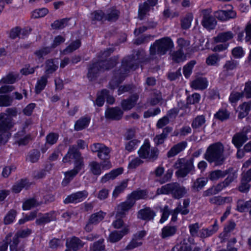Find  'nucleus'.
Instances as JSON below:
<instances>
[{"mask_svg": "<svg viewBox=\"0 0 251 251\" xmlns=\"http://www.w3.org/2000/svg\"><path fill=\"white\" fill-rule=\"evenodd\" d=\"M73 159L75 162V168L73 170L64 173L65 177L62 181V184L64 185L68 184L83 166L80 154L74 147L69 149L67 154L63 158V161L68 162Z\"/></svg>", "mask_w": 251, "mask_h": 251, "instance_id": "obj_1", "label": "nucleus"}, {"mask_svg": "<svg viewBox=\"0 0 251 251\" xmlns=\"http://www.w3.org/2000/svg\"><path fill=\"white\" fill-rule=\"evenodd\" d=\"M17 114L16 109L11 108L7 109L6 113L0 114V132H2L0 135V145L7 141L9 133L6 131L12 127V118L16 116Z\"/></svg>", "mask_w": 251, "mask_h": 251, "instance_id": "obj_2", "label": "nucleus"}, {"mask_svg": "<svg viewBox=\"0 0 251 251\" xmlns=\"http://www.w3.org/2000/svg\"><path fill=\"white\" fill-rule=\"evenodd\" d=\"M224 151V146L222 143L217 142L212 144L207 148L205 158L208 162L214 163L215 165H220L225 160Z\"/></svg>", "mask_w": 251, "mask_h": 251, "instance_id": "obj_3", "label": "nucleus"}, {"mask_svg": "<svg viewBox=\"0 0 251 251\" xmlns=\"http://www.w3.org/2000/svg\"><path fill=\"white\" fill-rule=\"evenodd\" d=\"M174 47L173 41L169 37H165L157 40L151 46L150 52L151 55L158 54H165L170 49Z\"/></svg>", "mask_w": 251, "mask_h": 251, "instance_id": "obj_4", "label": "nucleus"}, {"mask_svg": "<svg viewBox=\"0 0 251 251\" xmlns=\"http://www.w3.org/2000/svg\"><path fill=\"white\" fill-rule=\"evenodd\" d=\"M139 157L147 160H155L157 158L158 151L155 148H151L150 141L146 139L138 151Z\"/></svg>", "mask_w": 251, "mask_h": 251, "instance_id": "obj_5", "label": "nucleus"}, {"mask_svg": "<svg viewBox=\"0 0 251 251\" xmlns=\"http://www.w3.org/2000/svg\"><path fill=\"white\" fill-rule=\"evenodd\" d=\"M115 60H113L100 61L93 64L89 68L88 77L92 79L95 75L99 71L110 69L116 65Z\"/></svg>", "mask_w": 251, "mask_h": 251, "instance_id": "obj_6", "label": "nucleus"}, {"mask_svg": "<svg viewBox=\"0 0 251 251\" xmlns=\"http://www.w3.org/2000/svg\"><path fill=\"white\" fill-rule=\"evenodd\" d=\"M174 167L178 170L176 172V175L178 177H184L191 172L194 168L192 161L185 162L183 159L177 160L174 165Z\"/></svg>", "mask_w": 251, "mask_h": 251, "instance_id": "obj_7", "label": "nucleus"}, {"mask_svg": "<svg viewBox=\"0 0 251 251\" xmlns=\"http://www.w3.org/2000/svg\"><path fill=\"white\" fill-rule=\"evenodd\" d=\"M93 152L98 153V157L101 159H108L110 150L104 145L100 143H94L91 146Z\"/></svg>", "mask_w": 251, "mask_h": 251, "instance_id": "obj_8", "label": "nucleus"}, {"mask_svg": "<svg viewBox=\"0 0 251 251\" xmlns=\"http://www.w3.org/2000/svg\"><path fill=\"white\" fill-rule=\"evenodd\" d=\"M203 15V19L201 24L203 26L207 29H213L216 25V20L210 15L211 11L208 9H204L201 11Z\"/></svg>", "mask_w": 251, "mask_h": 251, "instance_id": "obj_9", "label": "nucleus"}, {"mask_svg": "<svg viewBox=\"0 0 251 251\" xmlns=\"http://www.w3.org/2000/svg\"><path fill=\"white\" fill-rule=\"evenodd\" d=\"M250 127H245L243 129L242 132L235 134L233 136L232 142L236 148H240L244 143L248 140V138L246 134L248 132H250Z\"/></svg>", "mask_w": 251, "mask_h": 251, "instance_id": "obj_10", "label": "nucleus"}, {"mask_svg": "<svg viewBox=\"0 0 251 251\" xmlns=\"http://www.w3.org/2000/svg\"><path fill=\"white\" fill-rule=\"evenodd\" d=\"M134 200L127 199L125 202L120 203L116 209V216L124 217L126 216V212L133 206Z\"/></svg>", "mask_w": 251, "mask_h": 251, "instance_id": "obj_11", "label": "nucleus"}, {"mask_svg": "<svg viewBox=\"0 0 251 251\" xmlns=\"http://www.w3.org/2000/svg\"><path fill=\"white\" fill-rule=\"evenodd\" d=\"M145 231H141L135 234L132 239L126 247V250H132L134 249L141 246L142 244V238L146 235Z\"/></svg>", "mask_w": 251, "mask_h": 251, "instance_id": "obj_12", "label": "nucleus"}, {"mask_svg": "<svg viewBox=\"0 0 251 251\" xmlns=\"http://www.w3.org/2000/svg\"><path fill=\"white\" fill-rule=\"evenodd\" d=\"M129 231V226L126 225L124 226L120 231L114 230L111 232L108 238V241L111 243H116L120 241L124 236L128 234Z\"/></svg>", "mask_w": 251, "mask_h": 251, "instance_id": "obj_13", "label": "nucleus"}, {"mask_svg": "<svg viewBox=\"0 0 251 251\" xmlns=\"http://www.w3.org/2000/svg\"><path fill=\"white\" fill-rule=\"evenodd\" d=\"M86 191H79L68 196L64 201V203H78L84 201L88 196Z\"/></svg>", "mask_w": 251, "mask_h": 251, "instance_id": "obj_14", "label": "nucleus"}, {"mask_svg": "<svg viewBox=\"0 0 251 251\" xmlns=\"http://www.w3.org/2000/svg\"><path fill=\"white\" fill-rule=\"evenodd\" d=\"M31 231L29 229H25L19 231L14 236L13 239L12 243L10 245L11 251H17V246L19 243V237L25 238L29 235Z\"/></svg>", "mask_w": 251, "mask_h": 251, "instance_id": "obj_15", "label": "nucleus"}, {"mask_svg": "<svg viewBox=\"0 0 251 251\" xmlns=\"http://www.w3.org/2000/svg\"><path fill=\"white\" fill-rule=\"evenodd\" d=\"M158 0H148L147 2H145L142 4L140 5L139 8V17L140 19H143L144 17L149 12L151 7L154 6L157 2Z\"/></svg>", "mask_w": 251, "mask_h": 251, "instance_id": "obj_16", "label": "nucleus"}, {"mask_svg": "<svg viewBox=\"0 0 251 251\" xmlns=\"http://www.w3.org/2000/svg\"><path fill=\"white\" fill-rule=\"evenodd\" d=\"M155 216V212L149 207L140 210L137 214L138 219L148 221L152 220Z\"/></svg>", "mask_w": 251, "mask_h": 251, "instance_id": "obj_17", "label": "nucleus"}, {"mask_svg": "<svg viewBox=\"0 0 251 251\" xmlns=\"http://www.w3.org/2000/svg\"><path fill=\"white\" fill-rule=\"evenodd\" d=\"M57 213L52 211L40 215L36 220V223L38 225H42L51 221L55 220Z\"/></svg>", "mask_w": 251, "mask_h": 251, "instance_id": "obj_18", "label": "nucleus"}, {"mask_svg": "<svg viewBox=\"0 0 251 251\" xmlns=\"http://www.w3.org/2000/svg\"><path fill=\"white\" fill-rule=\"evenodd\" d=\"M84 245V243L81 240L75 237L68 239L66 242V246L68 249L74 251H76L82 248Z\"/></svg>", "mask_w": 251, "mask_h": 251, "instance_id": "obj_19", "label": "nucleus"}, {"mask_svg": "<svg viewBox=\"0 0 251 251\" xmlns=\"http://www.w3.org/2000/svg\"><path fill=\"white\" fill-rule=\"evenodd\" d=\"M236 16L235 11L232 10H219L215 14V16L221 21H226L230 19L234 18Z\"/></svg>", "mask_w": 251, "mask_h": 251, "instance_id": "obj_20", "label": "nucleus"}, {"mask_svg": "<svg viewBox=\"0 0 251 251\" xmlns=\"http://www.w3.org/2000/svg\"><path fill=\"white\" fill-rule=\"evenodd\" d=\"M208 82L206 78L198 77L192 81L190 83L191 88L195 90H203L206 89Z\"/></svg>", "mask_w": 251, "mask_h": 251, "instance_id": "obj_21", "label": "nucleus"}, {"mask_svg": "<svg viewBox=\"0 0 251 251\" xmlns=\"http://www.w3.org/2000/svg\"><path fill=\"white\" fill-rule=\"evenodd\" d=\"M123 114L122 110L117 107L107 109L105 112L106 118L112 120L120 119Z\"/></svg>", "mask_w": 251, "mask_h": 251, "instance_id": "obj_22", "label": "nucleus"}, {"mask_svg": "<svg viewBox=\"0 0 251 251\" xmlns=\"http://www.w3.org/2000/svg\"><path fill=\"white\" fill-rule=\"evenodd\" d=\"M123 172V169L122 168H119L116 169L112 170L111 171L105 174L100 179V182L105 183L106 182L113 180L117 176L122 174Z\"/></svg>", "mask_w": 251, "mask_h": 251, "instance_id": "obj_23", "label": "nucleus"}, {"mask_svg": "<svg viewBox=\"0 0 251 251\" xmlns=\"http://www.w3.org/2000/svg\"><path fill=\"white\" fill-rule=\"evenodd\" d=\"M187 146L186 142H180L171 148L167 153L168 157H172L176 156L179 152L184 150Z\"/></svg>", "mask_w": 251, "mask_h": 251, "instance_id": "obj_24", "label": "nucleus"}, {"mask_svg": "<svg viewBox=\"0 0 251 251\" xmlns=\"http://www.w3.org/2000/svg\"><path fill=\"white\" fill-rule=\"evenodd\" d=\"M138 96L136 94L132 96L129 99L124 100L121 103L123 109L125 110H128L133 107L137 102Z\"/></svg>", "mask_w": 251, "mask_h": 251, "instance_id": "obj_25", "label": "nucleus"}, {"mask_svg": "<svg viewBox=\"0 0 251 251\" xmlns=\"http://www.w3.org/2000/svg\"><path fill=\"white\" fill-rule=\"evenodd\" d=\"M58 60L57 59L54 60H48L46 61L45 65L46 75L52 74L58 68Z\"/></svg>", "mask_w": 251, "mask_h": 251, "instance_id": "obj_26", "label": "nucleus"}, {"mask_svg": "<svg viewBox=\"0 0 251 251\" xmlns=\"http://www.w3.org/2000/svg\"><path fill=\"white\" fill-rule=\"evenodd\" d=\"M218 228L217 220H216L214 224L211 226L201 230V236L204 238L210 236L217 231Z\"/></svg>", "mask_w": 251, "mask_h": 251, "instance_id": "obj_27", "label": "nucleus"}, {"mask_svg": "<svg viewBox=\"0 0 251 251\" xmlns=\"http://www.w3.org/2000/svg\"><path fill=\"white\" fill-rule=\"evenodd\" d=\"M177 231L176 226H166L162 229L161 237L167 238L174 235Z\"/></svg>", "mask_w": 251, "mask_h": 251, "instance_id": "obj_28", "label": "nucleus"}, {"mask_svg": "<svg viewBox=\"0 0 251 251\" xmlns=\"http://www.w3.org/2000/svg\"><path fill=\"white\" fill-rule=\"evenodd\" d=\"M232 198L230 197H223L221 196H215L211 197L209 201L211 203L216 205H222L231 202Z\"/></svg>", "mask_w": 251, "mask_h": 251, "instance_id": "obj_29", "label": "nucleus"}, {"mask_svg": "<svg viewBox=\"0 0 251 251\" xmlns=\"http://www.w3.org/2000/svg\"><path fill=\"white\" fill-rule=\"evenodd\" d=\"M90 117H82L78 120L75 124V129L77 131L87 127L90 122Z\"/></svg>", "mask_w": 251, "mask_h": 251, "instance_id": "obj_30", "label": "nucleus"}, {"mask_svg": "<svg viewBox=\"0 0 251 251\" xmlns=\"http://www.w3.org/2000/svg\"><path fill=\"white\" fill-rule=\"evenodd\" d=\"M89 172L93 175L99 176L101 175L102 170L100 164L95 161H92L89 164Z\"/></svg>", "mask_w": 251, "mask_h": 251, "instance_id": "obj_31", "label": "nucleus"}, {"mask_svg": "<svg viewBox=\"0 0 251 251\" xmlns=\"http://www.w3.org/2000/svg\"><path fill=\"white\" fill-rule=\"evenodd\" d=\"M226 187L227 186L226 185V184H225L223 181L218 184L216 186L212 187L207 191H204L203 193V196H208L210 195L216 194Z\"/></svg>", "mask_w": 251, "mask_h": 251, "instance_id": "obj_32", "label": "nucleus"}, {"mask_svg": "<svg viewBox=\"0 0 251 251\" xmlns=\"http://www.w3.org/2000/svg\"><path fill=\"white\" fill-rule=\"evenodd\" d=\"M237 210L240 212L249 210L250 214H251V200L247 201L239 200L237 201Z\"/></svg>", "mask_w": 251, "mask_h": 251, "instance_id": "obj_33", "label": "nucleus"}, {"mask_svg": "<svg viewBox=\"0 0 251 251\" xmlns=\"http://www.w3.org/2000/svg\"><path fill=\"white\" fill-rule=\"evenodd\" d=\"M251 109V103L249 102H244L240 105L238 109V117L242 119L245 117Z\"/></svg>", "mask_w": 251, "mask_h": 251, "instance_id": "obj_34", "label": "nucleus"}, {"mask_svg": "<svg viewBox=\"0 0 251 251\" xmlns=\"http://www.w3.org/2000/svg\"><path fill=\"white\" fill-rule=\"evenodd\" d=\"M172 130V129L169 127L165 128L161 134L157 135L154 138V142L155 144L159 145L162 144L166 139L168 133Z\"/></svg>", "mask_w": 251, "mask_h": 251, "instance_id": "obj_35", "label": "nucleus"}, {"mask_svg": "<svg viewBox=\"0 0 251 251\" xmlns=\"http://www.w3.org/2000/svg\"><path fill=\"white\" fill-rule=\"evenodd\" d=\"M187 193V190L183 186H180L178 184L175 183V188L173 190V195L176 199L183 197Z\"/></svg>", "mask_w": 251, "mask_h": 251, "instance_id": "obj_36", "label": "nucleus"}, {"mask_svg": "<svg viewBox=\"0 0 251 251\" xmlns=\"http://www.w3.org/2000/svg\"><path fill=\"white\" fill-rule=\"evenodd\" d=\"M30 185L31 183L26 179H22L13 186L12 189L15 193H19L23 188L27 189Z\"/></svg>", "mask_w": 251, "mask_h": 251, "instance_id": "obj_37", "label": "nucleus"}, {"mask_svg": "<svg viewBox=\"0 0 251 251\" xmlns=\"http://www.w3.org/2000/svg\"><path fill=\"white\" fill-rule=\"evenodd\" d=\"M227 174H228V170H215L211 172L209 175V179L212 181L217 180L220 178L224 177Z\"/></svg>", "mask_w": 251, "mask_h": 251, "instance_id": "obj_38", "label": "nucleus"}, {"mask_svg": "<svg viewBox=\"0 0 251 251\" xmlns=\"http://www.w3.org/2000/svg\"><path fill=\"white\" fill-rule=\"evenodd\" d=\"M147 194L146 191L144 190H138L133 192L128 196V199L131 200H134V204L136 200L145 199L147 197Z\"/></svg>", "mask_w": 251, "mask_h": 251, "instance_id": "obj_39", "label": "nucleus"}, {"mask_svg": "<svg viewBox=\"0 0 251 251\" xmlns=\"http://www.w3.org/2000/svg\"><path fill=\"white\" fill-rule=\"evenodd\" d=\"M233 37V34L231 31L223 32L215 38V41L216 42H225L231 39Z\"/></svg>", "mask_w": 251, "mask_h": 251, "instance_id": "obj_40", "label": "nucleus"}, {"mask_svg": "<svg viewBox=\"0 0 251 251\" xmlns=\"http://www.w3.org/2000/svg\"><path fill=\"white\" fill-rule=\"evenodd\" d=\"M47 75L42 76L38 80L35 86V92L37 94L40 93L45 87L47 83Z\"/></svg>", "mask_w": 251, "mask_h": 251, "instance_id": "obj_41", "label": "nucleus"}, {"mask_svg": "<svg viewBox=\"0 0 251 251\" xmlns=\"http://www.w3.org/2000/svg\"><path fill=\"white\" fill-rule=\"evenodd\" d=\"M174 188H175V183H169L162 186L157 190L156 193L158 195L168 194L169 193H173Z\"/></svg>", "mask_w": 251, "mask_h": 251, "instance_id": "obj_42", "label": "nucleus"}, {"mask_svg": "<svg viewBox=\"0 0 251 251\" xmlns=\"http://www.w3.org/2000/svg\"><path fill=\"white\" fill-rule=\"evenodd\" d=\"M127 186V180H123L119 185L117 186L114 189L112 193L113 197L115 198H117L120 194H121L124 191V190L126 188Z\"/></svg>", "mask_w": 251, "mask_h": 251, "instance_id": "obj_43", "label": "nucleus"}, {"mask_svg": "<svg viewBox=\"0 0 251 251\" xmlns=\"http://www.w3.org/2000/svg\"><path fill=\"white\" fill-rule=\"evenodd\" d=\"M80 41L79 40L72 42L63 51V53L67 54L71 53L76 50L80 46Z\"/></svg>", "mask_w": 251, "mask_h": 251, "instance_id": "obj_44", "label": "nucleus"}, {"mask_svg": "<svg viewBox=\"0 0 251 251\" xmlns=\"http://www.w3.org/2000/svg\"><path fill=\"white\" fill-rule=\"evenodd\" d=\"M105 216V213L101 211L93 214L90 217V222L93 223L95 224H97L103 219Z\"/></svg>", "mask_w": 251, "mask_h": 251, "instance_id": "obj_45", "label": "nucleus"}, {"mask_svg": "<svg viewBox=\"0 0 251 251\" xmlns=\"http://www.w3.org/2000/svg\"><path fill=\"white\" fill-rule=\"evenodd\" d=\"M193 19V16L192 13H188L182 19L181 21V26L184 29L189 28L191 25Z\"/></svg>", "mask_w": 251, "mask_h": 251, "instance_id": "obj_46", "label": "nucleus"}, {"mask_svg": "<svg viewBox=\"0 0 251 251\" xmlns=\"http://www.w3.org/2000/svg\"><path fill=\"white\" fill-rule=\"evenodd\" d=\"M103 239H100L94 243L90 247V251H105Z\"/></svg>", "mask_w": 251, "mask_h": 251, "instance_id": "obj_47", "label": "nucleus"}, {"mask_svg": "<svg viewBox=\"0 0 251 251\" xmlns=\"http://www.w3.org/2000/svg\"><path fill=\"white\" fill-rule=\"evenodd\" d=\"M249 181L250 180H248L244 175H243L241 184L239 186V190L240 192L246 193L249 190L250 188V185L249 184Z\"/></svg>", "mask_w": 251, "mask_h": 251, "instance_id": "obj_48", "label": "nucleus"}, {"mask_svg": "<svg viewBox=\"0 0 251 251\" xmlns=\"http://www.w3.org/2000/svg\"><path fill=\"white\" fill-rule=\"evenodd\" d=\"M220 58L217 54H213L209 55L206 59V63L208 66H217Z\"/></svg>", "mask_w": 251, "mask_h": 251, "instance_id": "obj_49", "label": "nucleus"}, {"mask_svg": "<svg viewBox=\"0 0 251 251\" xmlns=\"http://www.w3.org/2000/svg\"><path fill=\"white\" fill-rule=\"evenodd\" d=\"M191 250L190 246L186 243L185 241H183L176 245L173 248L172 251H191Z\"/></svg>", "mask_w": 251, "mask_h": 251, "instance_id": "obj_50", "label": "nucleus"}, {"mask_svg": "<svg viewBox=\"0 0 251 251\" xmlns=\"http://www.w3.org/2000/svg\"><path fill=\"white\" fill-rule=\"evenodd\" d=\"M39 205L34 199H29L25 201L23 204V208L24 210H28L30 209L36 207Z\"/></svg>", "mask_w": 251, "mask_h": 251, "instance_id": "obj_51", "label": "nucleus"}, {"mask_svg": "<svg viewBox=\"0 0 251 251\" xmlns=\"http://www.w3.org/2000/svg\"><path fill=\"white\" fill-rule=\"evenodd\" d=\"M49 12L48 9L42 8L34 10L31 13V17L33 18H42L46 16Z\"/></svg>", "mask_w": 251, "mask_h": 251, "instance_id": "obj_52", "label": "nucleus"}, {"mask_svg": "<svg viewBox=\"0 0 251 251\" xmlns=\"http://www.w3.org/2000/svg\"><path fill=\"white\" fill-rule=\"evenodd\" d=\"M17 77V75L14 74L13 73H9L0 80V83L12 84L15 82Z\"/></svg>", "mask_w": 251, "mask_h": 251, "instance_id": "obj_53", "label": "nucleus"}, {"mask_svg": "<svg viewBox=\"0 0 251 251\" xmlns=\"http://www.w3.org/2000/svg\"><path fill=\"white\" fill-rule=\"evenodd\" d=\"M172 56V59L176 62H183L186 59V55L181 50L174 52Z\"/></svg>", "mask_w": 251, "mask_h": 251, "instance_id": "obj_54", "label": "nucleus"}, {"mask_svg": "<svg viewBox=\"0 0 251 251\" xmlns=\"http://www.w3.org/2000/svg\"><path fill=\"white\" fill-rule=\"evenodd\" d=\"M196 64L195 61H191L183 67V74L186 78H188L191 75L193 67Z\"/></svg>", "mask_w": 251, "mask_h": 251, "instance_id": "obj_55", "label": "nucleus"}, {"mask_svg": "<svg viewBox=\"0 0 251 251\" xmlns=\"http://www.w3.org/2000/svg\"><path fill=\"white\" fill-rule=\"evenodd\" d=\"M229 113L226 109H220L214 114V117L221 121H224L229 118Z\"/></svg>", "mask_w": 251, "mask_h": 251, "instance_id": "obj_56", "label": "nucleus"}, {"mask_svg": "<svg viewBox=\"0 0 251 251\" xmlns=\"http://www.w3.org/2000/svg\"><path fill=\"white\" fill-rule=\"evenodd\" d=\"M16 212L14 210L9 211L4 218V223L5 225L12 223L15 219Z\"/></svg>", "mask_w": 251, "mask_h": 251, "instance_id": "obj_57", "label": "nucleus"}, {"mask_svg": "<svg viewBox=\"0 0 251 251\" xmlns=\"http://www.w3.org/2000/svg\"><path fill=\"white\" fill-rule=\"evenodd\" d=\"M205 122V119L203 116H197L193 121L192 126L193 128H197L201 127Z\"/></svg>", "mask_w": 251, "mask_h": 251, "instance_id": "obj_58", "label": "nucleus"}, {"mask_svg": "<svg viewBox=\"0 0 251 251\" xmlns=\"http://www.w3.org/2000/svg\"><path fill=\"white\" fill-rule=\"evenodd\" d=\"M119 14V11L113 8L108 11L105 19L108 21H115L118 19Z\"/></svg>", "mask_w": 251, "mask_h": 251, "instance_id": "obj_59", "label": "nucleus"}, {"mask_svg": "<svg viewBox=\"0 0 251 251\" xmlns=\"http://www.w3.org/2000/svg\"><path fill=\"white\" fill-rule=\"evenodd\" d=\"M50 50L49 48H44L35 52L34 55L38 59L39 62L42 61V57L50 52Z\"/></svg>", "mask_w": 251, "mask_h": 251, "instance_id": "obj_60", "label": "nucleus"}, {"mask_svg": "<svg viewBox=\"0 0 251 251\" xmlns=\"http://www.w3.org/2000/svg\"><path fill=\"white\" fill-rule=\"evenodd\" d=\"M207 182L206 179L204 178H198L194 182L193 185L194 189L199 190L204 186Z\"/></svg>", "mask_w": 251, "mask_h": 251, "instance_id": "obj_61", "label": "nucleus"}, {"mask_svg": "<svg viewBox=\"0 0 251 251\" xmlns=\"http://www.w3.org/2000/svg\"><path fill=\"white\" fill-rule=\"evenodd\" d=\"M237 65V62L233 60L227 61L224 66V72H229L234 70L236 68Z\"/></svg>", "mask_w": 251, "mask_h": 251, "instance_id": "obj_62", "label": "nucleus"}, {"mask_svg": "<svg viewBox=\"0 0 251 251\" xmlns=\"http://www.w3.org/2000/svg\"><path fill=\"white\" fill-rule=\"evenodd\" d=\"M105 95H107V91L103 90L100 94H99L96 100V104L99 106L103 105L104 102Z\"/></svg>", "mask_w": 251, "mask_h": 251, "instance_id": "obj_63", "label": "nucleus"}, {"mask_svg": "<svg viewBox=\"0 0 251 251\" xmlns=\"http://www.w3.org/2000/svg\"><path fill=\"white\" fill-rule=\"evenodd\" d=\"M40 156V153L39 151H33L29 153L26 159L32 163H34L38 160Z\"/></svg>", "mask_w": 251, "mask_h": 251, "instance_id": "obj_64", "label": "nucleus"}]
</instances>
